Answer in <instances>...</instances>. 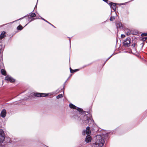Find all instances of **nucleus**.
Instances as JSON below:
<instances>
[{
	"label": "nucleus",
	"instance_id": "1",
	"mask_svg": "<svg viewBox=\"0 0 147 147\" xmlns=\"http://www.w3.org/2000/svg\"><path fill=\"white\" fill-rule=\"evenodd\" d=\"M105 140V139L103 138L101 135H97L93 137L92 140L90 136H87L85 138V141L86 143L91 142V144L98 145L99 146L101 147L103 146Z\"/></svg>",
	"mask_w": 147,
	"mask_h": 147
},
{
	"label": "nucleus",
	"instance_id": "2",
	"mask_svg": "<svg viewBox=\"0 0 147 147\" xmlns=\"http://www.w3.org/2000/svg\"><path fill=\"white\" fill-rule=\"evenodd\" d=\"M85 114H84V116H82L79 113H76L77 111L74 112V114H72L71 115V117L72 119H74L75 120L80 121L85 116L86 117V119L85 120V122L86 123H89V120L91 121L92 122V121L94 122V120L92 118V115L89 113V111H85Z\"/></svg>",
	"mask_w": 147,
	"mask_h": 147
},
{
	"label": "nucleus",
	"instance_id": "3",
	"mask_svg": "<svg viewBox=\"0 0 147 147\" xmlns=\"http://www.w3.org/2000/svg\"><path fill=\"white\" fill-rule=\"evenodd\" d=\"M69 107L71 109H76L77 111L76 113H79L82 115V116H84V114H85V112L82 108L78 107L71 103L69 104Z\"/></svg>",
	"mask_w": 147,
	"mask_h": 147
},
{
	"label": "nucleus",
	"instance_id": "4",
	"mask_svg": "<svg viewBox=\"0 0 147 147\" xmlns=\"http://www.w3.org/2000/svg\"><path fill=\"white\" fill-rule=\"evenodd\" d=\"M115 24L116 28L117 29L118 28H122L123 30H126L127 31L130 30L128 28L123 26L121 22H118L116 23Z\"/></svg>",
	"mask_w": 147,
	"mask_h": 147
},
{
	"label": "nucleus",
	"instance_id": "5",
	"mask_svg": "<svg viewBox=\"0 0 147 147\" xmlns=\"http://www.w3.org/2000/svg\"><path fill=\"white\" fill-rule=\"evenodd\" d=\"M5 138V134L4 131L0 129V143H2Z\"/></svg>",
	"mask_w": 147,
	"mask_h": 147
},
{
	"label": "nucleus",
	"instance_id": "6",
	"mask_svg": "<svg viewBox=\"0 0 147 147\" xmlns=\"http://www.w3.org/2000/svg\"><path fill=\"white\" fill-rule=\"evenodd\" d=\"M90 127L92 131H93L94 132H97L99 131V128L96 124H93L92 126H90Z\"/></svg>",
	"mask_w": 147,
	"mask_h": 147
},
{
	"label": "nucleus",
	"instance_id": "7",
	"mask_svg": "<svg viewBox=\"0 0 147 147\" xmlns=\"http://www.w3.org/2000/svg\"><path fill=\"white\" fill-rule=\"evenodd\" d=\"M49 93H40L37 92V97H45L48 96L49 94Z\"/></svg>",
	"mask_w": 147,
	"mask_h": 147
},
{
	"label": "nucleus",
	"instance_id": "8",
	"mask_svg": "<svg viewBox=\"0 0 147 147\" xmlns=\"http://www.w3.org/2000/svg\"><path fill=\"white\" fill-rule=\"evenodd\" d=\"M84 120V123L85 124H87V123H86L85 122V120ZM94 122H93L92 121L91 122V121H90V120H89V123H88V126H87L86 127V129L85 130H90V128H91L90 127V126H91V123H93Z\"/></svg>",
	"mask_w": 147,
	"mask_h": 147
},
{
	"label": "nucleus",
	"instance_id": "9",
	"mask_svg": "<svg viewBox=\"0 0 147 147\" xmlns=\"http://www.w3.org/2000/svg\"><path fill=\"white\" fill-rule=\"evenodd\" d=\"M67 81V80H66L65 82L63 84V87L62 88H58L56 90V92L59 93L60 92H61V90H63V93L64 94V87L65 86V83Z\"/></svg>",
	"mask_w": 147,
	"mask_h": 147
},
{
	"label": "nucleus",
	"instance_id": "10",
	"mask_svg": "<svg viewBox=\"0 0 147 147\" xmlns=\"http://www.w3.org/2000/svg\"><path fill=\"white\" fill-rule=\"evenodd\" d=\"M115 133L114 130H113L111 131V132H109L106 133L105 134H102V135H103L104 137L108 138L109 136V134H110V135H111V134H114Z\"/></svg>",
	"mask_w": 147,
	"mask_h": 147
},
{
	"label": "nucleus",
	"instance_id": "11",
	"mask_svg": "<svg viewBox=\"0 0 147 147\" xmlns=\"http://www.w3.org/2000/svg\"><path fill=\"white\" fill-rule=\"evenodd\" d=\"M131 43V42H128L123 41V46L125 47H128L130 46Z\"/></svg>",
	"mask_w": 147,
	"mask_h": 147
},
{
	"label": "nucleus",
	"instance_id": "12",
	"mask_svg": "<svg viewBox=\"0 0 147 147\" xmlns=\"http://www.w3.org/2000/svg\"><path fill=\"white\" fill-rule=\"evenodd\" d=\"M5 79L7 81H9L11 82H13L15 81V80L11 77L7 76L5 77Z\"/></svg>",
	"mask_w": 147,
	"mask_h": 147
},
{
	"label": "nucleus",
	"instance_id": "13",
	"mask_svg": "<svg viewBox=\"0 0 147 147\" xmlns=\"http://www.w3.org/2000/svg\"><path fill=\"white\" fill-rule=\"evenodd\" d=\"M91 134V130H84L82 132V134L84 135L86 134L87 136H90Z\"/></svg>",
	"mask_w": 147,
	"mask_h": 147
},
{
	"label": "nucleus",
	"instance_id": "14",
	"mask_svg": "<svg viewBox=\"0 0 147 147\" xmlns=\"http://www.w3.org/2000/svg\"><path fill=\"white\" fill-rule=\"evenodd\" d=\"M6 114V112L5 109L2 110L1 113V116L2 117H5Z\"/></svg>",
	"mask_w": 147,
	"mask_h": 147
},
{
	"label": "nucleus",
	"instance_id": "15",
	"mask_svg": "<svg viewBox=\"0 0 147 147\" xmlns=\"http://www.w3.org/2000/svg\"><path fill=\"white\" fill-rule=\"evenodd\" d=\"M37 96V93L32 92L31 93L29 96H28V99H31L32 98H34Z\"/></svg>",
	"mask_w": 147,
	"mask_h": 147
},
{
	"label": "nucleus",
	"instance_id": "16",
	"mask_svg": "<svg viewBox=\"0 0 147 147\" xmlns=\"http://www.w3.org/2000/svg\"><path fill=\"white\" fill-rule=\"evenodd\" d=\"M69 69L71 73H74L80 70V69H73L71 68V67H70L69 68Z\"/></svg>",
	"mask_w": 147,
	"mask_h": 147
},
{
	"label": "nucleus",
	"instance_id": "17",
	"mask_svg": "<svg viewBox=\"0 0 147 147\" xmlns=\"http://www.w3.org/2000/svg\"><path fill=\"white\" fill-rule=\"evenodd\" d=\"M5 32H3L1 35H0V39H2L5 36Z\"/></svg>",
	"mask_w": 147,
	"mask_h": 147
},
{
	"label": "nucleus",
	"instance_id": "18",
	"mask_svg": "<svg viewBox=\"0 0 147 147\" xmlns=\"http://www.w3.org/2000/svg\"><path fill=\"white\" fill-rule=\"evenodd\" d=\"M1 72L2 74L6 76V71L3 69H1Z\"/></svg>",
	"mask_w": 147,
	"mask_h": 147
},
{
	"label": "nucleus",
	"instance_id": "19",
	"mask_svg": "<svg viewBox=\"0 0 147 147\" xmlns=\"http://www.w3.org/2000/svg\"><path fill=\"white\" fill-rule=\"evenodd\" d=\"M28 21L30 22L31 21L33 20V18H32V17L30 14L28 16Z\"/></svg>",
	"mask_w": 147,
	"mask_h": 147
},
{
	"label": "nucleus",
	"instance_id": "20",
	"mask_svg": "<svg viewBox=\"0 0 147 147\" xmlns=\"http://www.w3.org/2000/svg\"><path fill=\"white\" fill-rule=\"evenodd\" d=\"M138 34V31H133L131 34L134 35H137Z\"/></svg>",
	"mask_w": 147,
	"mask_h": 147
},
{
	"label": "nucleus",
	"instance_id": "21",
	"mask_svg": "<svg viewBox=\"0 0 147 147\" xmlns=\"http://www.w3.org/2000/svg\"><path fill=\"white\" fill-rule=\"evenodd\" d=\"M127 40H128L129 42H131V38L129 37H128L127 38L124 40L123 41H124V42H126Z\"/></svg>",
	"mask_w": 147,
	"mask_h": 147
},
{
	"label": "nucleus",
	"instance_id": "22",
	"mask_svg": "<svg viewBox=\"0 0 147 147\" xmlns=\"http://www.w3.org/2000/svg\"><path fill=\"white\" fill-rule=\"evenodd\" d=\"M63 97V95L62 94H59L56 96V98L57 99H59V98H62Z\"/></svg>",
	"mask_w": 147,
	"mask_h": 147
},
{
	"label": "nucleus",
	"instance_id": "23",
	"mask_svg": "<svg viewBox=\"0 0 147 147\" xmlns=\"http://www.w3.org/2000/svg\"><path fill=\"white\" fill-rule=\"evenodd\" d=\"M2 57H0V69L1 68V67L3 65V64L2 62Z\"/></svg>",
	"mask_w": 147,
	"mask_h": 147
},
{
	"label": "nucleus",
	"instance_id": "24",
	"mask_svg": "<svg viewBox=\"0 0 147 147\" xmlns=\"http://www.w3.org/2000/svg\"><path fill=\"white\" fill-rule=\"evenodd\" d=\"M136 45H137L136 44V43L135 42H134V43H133L132 44V45H131V43L130 46L132 47V48L133 49V48H134L135 47V46Z\"/></svg>",
	"mask_w": 147,
	"mask_h": 147
},
{
	"label": "nucleus",
	"instance_id": "25",
	"mask_svg": "<svg viewBox=\"0 0 147 147\" xmlns=\"http://www.w3.org/2000/svg\"><path fill=\"white\" fill-rule=\"evenodd\" d=\"M17 29L18 30H21L23 29V27L21 25H19L17 27Z\"/></svg>",
	"mask_w": 147,
	"mask_h": 147
},
{
	"label": "nucleus",
	"instance_id": "26",
	"mask_svg": "<svg viewBox=\"0 0 147 147\" xmlns=\"http://www.w3.org/2000/svg\"><path fill=\"white\" fill-rule=\"evenodd\" d=\"M115 18V17L114 16H111L110 18V20L111 21H113V20Z\"/></svg>",
	"mask_w": 147,
	"mask_h": 147
},
{
	"label": "nucleus",
	"instance_id": "27",
	"mask_svg": "<svg viewBox=\"0 0 147 147\" xmlns=\"http://www.w3.org/2000/svg\"><path fill=\"white\" fill-rule=\"evenodd\" d=\"M113 5V8H116V5H118L117 3H114L113 2V3H112Z\"/></svg>",
	"mask_w": 147,
	"mask_h": 147
},
{
	"label": "nucleus",
	"instance_id": "28",
	"mask_svg": "<svg viewBox=\"0 0 147 147\" xmlns=\"http://www.w3.org/2000/svg\"><path fill=\"white\" fill-rule=\"evenodd\" d=\"M46 22L47 23H48V24H49L50 25H51V26H53V27L54 28H56V27L54 26L52 24H51L47 20H46V21L45 22Z\"/></svg>",
	"mask_w": 147,
	"mask_h": 147
},
{
	"label": "nucleus",
	"instance_id": "29",
	"mask_svg": "<svg viewBox=\"0 0 147 147\" xmlns=\"http://www.w3.org/2000/svg\"><path fill=\"white\" fill-rule=\"evenodd\" d=\"M147 38V37H144L143 38H141L140 39L141 40L143 41V42L145 41H146V40Z\"/></svg>",
	"mask_w": 147,
	"mask_h": 147
},
{
	"label": "nucleus",
	"instance_id": "30",
	"mask_svg": "<svg viewBox=\"0 0 147 147\" xmlns=\"http://www.w3.org/2000/svg\"><path fill=\"white\" fill-rule=\"evenodd\" d=\"M141 36H147V33H142L141 34Z\"/></svg>",
	"mask_w": 147,
	"mask_h": 147
},
{
	"label": "nucleus",
	"instance_id": "31",
	"mask_svg": "<svg viewBox=\"0 0 147 147\" xmlns=\"http://www.w3.org/2000/svg\"><path fill=\"white\" fill-rule=\"evenodd\" d=\"M31 16L32 17V18H33L36 16V14L34 13H32L30 14Z\"/></svg>",
	"mask_w": 147,
	"mask_h": 147
},
{
	"label": "nucleus",
	"instance_id": "32",
	"mask_svg": "<svg viewBox=\"0 0 147 147\" xmlns=\"http://www.w3.org/2000/svg\"><path fill=\"white\" fill-rule=\"evenodd\" d=\"M128 50H129L130 51L129 52H128V53H130V54H133L134 55H135V54L133 53L132 52V51L130 49V48H128Z\"/></svg>",
	"mask_w": 147,
	"mask_h": 147
},
{
	"label": "nucleus",
	"instance_id": "33",
	"mask_svg": "<svg viewBox=\"0 0 147 147\" xmlns=\"http://www.w3.org/2000/svg\"><path fill=\"white\" fill-rule=\"evenodd\" d=\"M91 63H90V64H89L88 65H84L83 66H82V67H81L80 68L81 69H82V68H84L85 67H86L88 66H89V65H90Z\"/></svg>",
	"mask_w": 147,
	"mask_h": 147
},
{
	"label": "nucleus",
	"instance_id": "34",
	"mask_svg": "<svg viewBox=\"0 0 147 147\" xmlns=\"http://www.w3.org/2000/svg\"><path fill=\"white\" fill-rule=\"evenodd\" d=\"M107 4L109 5V6L111 5V4L112 3H113V2H110L109 1H108L106 3Z\"/></svg>",
	"mask_w": 147,
	"mask_h": 147
},
{
	"label": "nucleus",
	"instance_id": "35",
	"mask_svg": "<svg viewBox=\"0 0 147 147\" xmlns=\"http://www.w3.org/2000/svg\"><path fill=\"white\" fill-rule=\"evenodd\" d=\"M125 36L124 34H121V38H124Z\"/></svg>",
	"mask_w": 147,
	"mask_h": 147
},
{
	"label": "nucleus",
	"instance_id": "36",
	"mask_svg": "<svg viewBox=\"0 0 147 147\" xmlns=\"http://www.w3.org/2000/svg\"><path fill=\"white\" fill-rule=\"evenodd\" d=\"M2 43L1 42H0V53L1 52V50L2 49V47H1Z\"/></svg>",
	"mask_w": 147,
	"mask_h": 147
},
{
	"label": "nucleus",
	"instance_id": "37",
	"mask_svg": "<svg viewBox=\"0 0 147 147\" xmlns=\"http://www.w3.org/2000/svg\"><path fill=\"white\" fill-rule=\"evenodd\" d=\"M140 45H142V47H141V49H142L143 47V46L144 45V42H142V43L140 44Z\"/></svg>",
	"mask_w": 147,
	"mask_h": 147
},
{
	"label": "nucleus",
	"instance_id": "38",
	"mask_svg": "<svg viewBox=\"0 0 147 147\" xmlns=\"http://www.w3.org/2000/svg\"><path fill=\"white\" fill-rule=\"evenodd\" d=\"M126 3H117V4H118V5H123L125 4Z\"/></svg>",
	"mask_w": 147,
	"mask_h": 147
},
{
	"label": "nucleus",
	"instance_id": "39",
	"mask_svg": "<svg viewBox=\"0 0 147 147\" xmlns=\"http://www.w3.org/2000/svg\"><path fill=\"white\" fill-rule=\"evenodd\" d=\"M116 8H113V9L114 10V11L115 12V13L116 14V15H117V13H116Z\"/></svg>",
	"mask_w": 147,
	"mask_h": 147
},
{
	"label": "nucleus",
	"instance_id": "40",
	"mask_svg": "<svg viewBox=\"0 0 147 147\" xmlns=\"http://www.w3.org/2000/svg\"><path fill=\"white\" fill-rule=\"evenodd\" d=\"M131 33L129 32H127L126 33V34L127 36H129L130 35Z\"/></svg>",
	"mask_w": 147,
	"mask_h": 147
},
{
	"label": "nucleus",
	"instance_id": "41",
	"mask_svg": "<svg viewBox=\"0 0 147 147\" xmlns=\"http://www.w3.org/2000/svg\"><path fill=\"white\" fill-rule=\"evenodd\" d=\"M40 19L42 20H44V21H45V22H46V20L45 19L43 18L42 17L40 16Z\"/></svg>",
	"mask_w": 147,
	"mask_h": 147
},
{
	"label": "nucleus",
	"instance_id": "42",
	"mask_svg": "<svg viewBox=\"0 0 147 147\" xmlns=\"http://www.w3.org/2000/svg\"><path fill=\"white\" fill-rule=\"evenodd\" d=\"M40 19L42 20H44V21H45V22H46V20L45 19L43 18L42 17L40 16Z\"/></svg>",
	"mask_w": 147,
	"mask_h": 147
},
{
	"label": "nucleus",
	"instance_id": "43",
	"mask_svg": "<svg viewBox=\"0 0 147 147\" xmlns=\"http://www.w3.org/2000/svg\"><path fill=\"white\" fill-rule=\"evenodd\" d=\"M110 6V8H111V9H113V4H111V5H110V6Z\"/></svg>",
	"mask_w": 147,
	"mask_h": 147
},
{
	"label": "nucleus",
	"instance_id": "44",
	"mask_svg": "<svg viewBox=\"0 0 147 147\" xmlns=\"http://www.w3.org/2000/svg\"><path fill=\"white\" fill-rule=\"evenodd\" d=\"M111 56H110L106 60V61H107L110 58H111Z\"/></svg>",
	"mask_w": 147,
	"mask_h": 147
},
{
	"label": "nucleus",
	"instance_id": "45",
	"mask_svg": "<svg viewBox=\"0 0 147 147\" xmlns=\"http://www.w3.org/2000/svg\"><path fill=\"white\" fill-rule=\"evenodd\" d=\"M107 61H106L104 62L103 65H102V66H103L104 65H105V63H106Z\"/></svg>",
	"mask_w": 147,
	"mask_h": 147
},
{
	"label": "nucleus",
	"instance_id": "46",
	"mask_svg": "<svg viewBox=\"0 0 147 147\" xmlns=\"http://www.w3.org/2000/svg\"><path fill=\"white\" fill-rule=\"evenodd\" d=\"M107 61H106L104 62L103 65H102V66H103L104 65H105V63H106Z\"/></svg>",
	"mask_w": 147,
	"mask_h": 147
},
{
	"label": "nucleus",
	"instance_id": "47",
	"mask_svg": "<svg viewBox=\"0 0 147 147\" xmlns=\"http://www.w3.org/2000/svg\"><path fill=\"white\" fill-rule=\"evenodd\" d=\"M107 61H106L104 62L103 65H102V66H103L104 65H105V63H106Z\"/></svg>",
	"mask_w": 147,
	"mask_h": 147
},
{
	"label": "nucleus",
	"instance_id": "48",
	"mask_svg": "<svg viewBox=\"0 0 147 147\" xmlns=\"http://www.w3.org/2000/svg\"><path fill=\"white\" fill-rule=\"evenodd\" d=\"M135 49V50L136 52V50H137V49H136V47H135L134 48Z\"/></svg>",
	"mask_w": 147,
	"mask_h": 147
},
{
	"label": "nucleus",
	"instance_id": "49",
	"mask_svg": "<svg viewBox=\"0 0 147 147\" xmlns=\"http://www.w3.org/2000/svg\"><path fill=\"white\" fill-rule=\"evenodd\" d=\"M115 54L114 53H113L112 55H111V57H112L113 55Z\"/></svg>",
	"mask_w": 147,
	"mask_h": 147
},
{
	"label": "nucleus",
	"instance_id": "50",
	"mask_svg": "<svg viewBox=\"0 0 147 147\" xmlns=\"http://www.w3.org/2000/svg\"><path fill=\"white\" fill-rule=\"evenodd\" d=\"M72 37H68V38H69V40H70L72 38Z\"/></svg>",
	"mask_w": 147,
	"mask_h": 147
},
{
	"label": "nucleus",
	"instance_id": "51",
	"mask_svg": "<svg viewBox=\"0 0 147 147\" xmlns=\"http://www.w3.org/2000/svg\"><path fill=\"white\" fill-rule=\"evenodd\" d=\"M117 41H118V39H117V40H116V44H117ZM117 45V44H116V46Z\"/></svg>",
	"mask_w": 147,
	"mask_h": 147
},
{
	"label": "nucleus",
	"instance_id": "52",
	"mask_svg": "<svg viewBox=\"0 0 147 147\" xmlns=\"http://www.w3.org/2000/svg\"><path fill=\"white\" fill-rule=\"evenodd\" d=\"M127 14H128L129 13V12L128 11H127Z\"/></svg>",
	"mask_w": 147,
	"mask_h": 147
},
{
	"label": "nucleus",
	"instance_id": "53",
	"mask_svg": "<svg viewBox=\"0 0 147 147\" xmlns=\"http://www.w3.org/2000/svg\"><path fill=\"white\" fill-rule=\"evenodd\" d=\"M70 78V76H69L68 78H67V81L69 79V78Z\"/></svg>",
	"mask_w": 147,
	"mask_h": 147
},
{
	"label": "nucleus",
	"instance_id": "54",
	"mask_svg": "<svg viewBox=\"0 0 147 147\" xmlns=\"http://www.w3.org/2000/svg\"><path fill=\"white\" fill-rule=\"evenodd\" d=\"M37 19H40V18L38 17V16H37Z\"/></svg>",
	"mask_w": 147,
	"mask_h": 147
},
{
	"label": "nucleus",
	"instance_id": "55",
	"mask_svg": "<svg viewBox=\"0 0 147 147\" xmlns=\"http://www.w3.org/2000/svg\"><path fill=\"white\" fill-rule=\"evenodd\" d=\"M69 43L70 44V45H71V40H69Z\"/></svg>",
	"mask_w": 147,
	"mask_h": 147
},
{
	"label": "nucleus",
	"instance_id": "56",
	"mask_svg": "<svg viewBox=\"0 0 147 147\" xmlns=\"http://www.w3.org/2000/svg\"><path fill=\"white\" fill-rule=\"evenodd\" d=\"M128 51H125V53H128Z\"/></svg>",
	"mask_w": 147,
	"mask_h": 147
},
{
	"label": "nucleus",
	"instance_id": "57",
	"mask_svg": "<svg viewBox=\"0 0 147 147\" xmlns=\"http://www.w3.org/2000/svg\"><path fill=\"white\" fill-rule=\"evenodd\" d=\"M118 128H119V127H117V128H116L115 129H116V130H117Z\"/></svg>",
	"mask_w": 147,
	"mask_h": 147
},
{
	"label": "nucleus",
	"instance_id": "58",
	"mask_svg": "<svg viewBox=\"0 0 147 147\" xmlns=\"http://www.w3.org/2000/svg\"><path fill=\"white\" fill-rule=\"evenodd\" d=\"M134 40H132V42H133V41H134Z\"/></svg>",
	"mask_w": 147,
	"mask_h": 147
},
{
	"label": "nucleus",
	"instance_id": "59",
	"mask_svg": "<svg viewBox=\"0 0 147 147\" xmlns=\"http://www.w3.org/2000/svg\"><path fill=\"white\" fill-rule=\"evenodd\" d=\"M71 74H70V76H70V77H71Z\"/></svg>",
	"mask_w": 147,
	"mask_h": 147
},
{
	"label": "nucleus",
	"instance_id": "60",
	"mask_svg": "<svg viewBox=\"0 0 147 147\" xmlns=\"http://www.w3.org/2000/svg\"><path fill=\"white\" fill-rule=\"evenodd\" d=\"M111 12H112V10H111Z\"/></svg>",
	"mask_w": 147,
	"mask_h": 147
},
{
	"label": "nucleus",
	"instance_id": "61",
	"mask_svg": "<svg viewBox=\"0 0 147 147\" xmlns=\"http://www.w3.org/2000/svg\"><path fill=\"white\" fill-rule=\"evenodd\" d=\"M70 49H71V46H70Z\"/></svg>",
	"mask_w": 147,
	"mask_h": 147
},
{
	"label": "nucleus",
	"instance_id": "62",
	"mask_svg": "<svg viewBox=\"0 0 147 147\" xmlns=\"http://www.w3.org/2000/svg\"><path fill=\"white\" fill-rule=\"evenodd\" d=\"M37 5V3L36 4V6Z\"/></svg>",
	"mask_w": 147,
	"mask_h": 147
},
{
	"label": "nucleus",
	"instance_id": "63",
	"mask_svg": "<svg viewBox=\"0 0 147 147\" xmlns=\"http://www.w3.org/2000/svg\"><path fill=\"white\" fill-rule=\"evenodd\" d=\"M38 0H37V2H38Z\"/></svg>",
	"mask_w": 147,
	"mask_h": 147
},
{
	"label": "nucleus",
	"instance_id": "64",
	"mask_svg": "<svg viewBox=\"0 0 147 147\" xmlns=\"http://www.w3.org/2000/svg\"><path fill=\"white\" fill-rule=\"evenodd\" d=\"M70 57H69V59H70Z\"/></svg>",
	"mask_w": 147,
	"mask_h": 147
}]
</instances>
